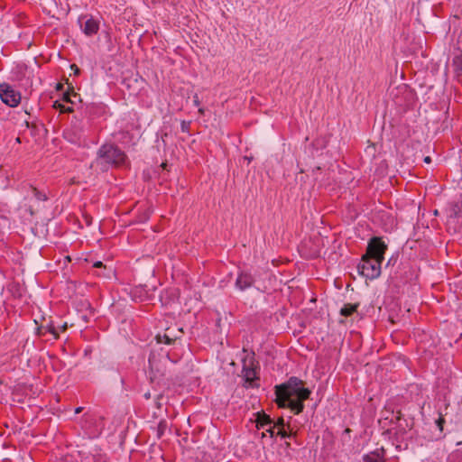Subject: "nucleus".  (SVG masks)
I'll return each mask as SVG.
<instances>
[{"instance_id":"f257e3e1","label":"nucleus","mask_w":462,"mask_h":462,"mask_svg":"<svg viewBox=\"0 0 462 462\" xmlns=\"http://www.w3.org/2000/svg\"><path fill=\"white\" fill-rule=\"evenodd\" d=\"M311 391L304 387V382L295 376L275 387V402L279 408H289L294 414L304 410V402L310 398Z\"/></svg>"},{"instance_id":"f03ea898","label":"nucleus","mask_w":462,"mask_h":462,"mask_svg":"<svg viewBox=\"0 0 462 462\" xmlns=\"http://www.w3.org/2000/svg\"><path fill=\"white\" fill-rule=\"evenodd\" d=\"M149 379L152 383L165 384L169 381L171 373L170 366L173 365V361L170 358L168 353H151L149 356Z\"/></svg>"},{"instance_id":"7ed1b4c3","label":"nucleus","mask_w":462,"mask_h":462,"mask_svg":"<svg viewBox=\"0 0 462 462\" xmlns=\"http://www.w3.org/2000/svg\"><path fill=\"white\" fill-rule=\"evenodd\" d=\"M126 155L114 143H105L97 151V164L106 171L110 166L118 167L125 162Z\"/></svg>"},{"instance_id":"20e7f679","label":"nucleus","mask_w":462,"mask_h":462,"mask_svg":"<svg viewBox=\"0 0 462 462\" xmlns=\"http://www.w3.org/2000/svg\"><path fill=\"white\" fill-rule=\"evenodd\" d=\"M382 263L364 254L357 265L358 273L369 280L376 279L381 274Z\"/></svg>"},{"instance_id":"39448f33","label":"nucleus","mask_w":462,"mask_h":462,"mask_svg":"<svg viewBox=\"0 0 462 462\" xmlns=\"http://www.w3.org/2000/svg\"><path fill=\"white\" fill-rule=\"evenodd\" d=\"M387 250V245L382 240L381 237L374 236L370 239L366 253L365 255L371 257L373 259L383 262L384 259V254Z\"/></svg>"},{"instance_id":"423d86ee","label":"nucleus","mask_w":462,"mask_h":462,"mask_svg":"<svg viewBox=\"0 0 462 462\" xmlns=\"http://www.w3.org/2000/svg\"><path fill=\"white\" fill-rule=\"evenodd\" d=\"M21 97L20 92L14 90L9 84H0V98L7 106H17L21 102Z\"/></svg>"},{"instance_id":"0eeeda50","label":"nucleus","mask_w":462,"mask_h":462,"mask_svg":"<svg viewBox=\"0 0 462 462\" xmlns=\"http://www.w3.org/2000/svg\"><path fill=\"white\" fill-rule=\"evenodd\" d=\"M78 23L83 33L88 37L97 34L99 31L100 22L92 15H81L79 17Z\"/></svg>"},{"instance_id":"6e6552de","label":"nucleus","mask_w":462,"mask_h":462,"mask_svg":"<svg viewBox=\"0 0 462 462\" xmlns=\"http://www.w3.org/2000/svg\"><path fill=\"white\" fill-rule=\"evenodd\" d=\"M255 422L257 429L265 430V432L262 433L263 438L265 437L266 433H269L271 438L275 436V425H273V420L270 415L263 411L257 412Z\"/></svg>"},{"instance_id":"1a4fd4ad","label":"nucleus","mask_w":462,"mask_h":462,"mask_svg":"<svg viewBox=\"0 0 462 462\" xmlns=\"http://www.w3.org/2000/svg\"><path fill=\"white\" fill-rule=\"evenodd\" d=\"M254 354L252 356H247L243 359V370L242 374L245 379V382L248 383L250 386H254V381L258 379L256 376V370L254 367Z\"/></svg>"},{"instance_id":"9d476101","label":"nucleus","mask_w":462,"mask_h":462,"mask_svg":"<svg viewBox=\"0 0 462 462\" xmlns=\"http://www.w3.org/2000/svg\"><path fill=\"white\" fill-rule=\"evenodd\" d=\"M254 282L255 279L254 275L248 271L242 270L237 274L235 286L237 290L244 291L253 287Z\"/></svg>"},{"instance_id":"9b49d317","label":"nucleus","mask_w":462,"mask_h":462,"mask_svg":"<svg viewBox=\"0 0 462 462\" xmlns=\"http://www.w3.org/2000/svg\"><path fill=\"white\" fill-rule=\"evenodd\" d=\"M365 462H383L384 461V449L377 448L364 457Z\"/></svg>"},{"instance_id":"f8f14e48","label":"nucleus","mask_w":462,"mask_h":462,"mask_svg":"<svg viewBox=\"0 0 462 462\" xmlns=\"http://www.w3.org/2000/svg\"><path fill=\"white\" fill-rule=\"evenodd\" d=\"M27 67L23 64H18L12 71L13 79L17 81H23L26 78Z\"/></svg>"},{"instance_id":"ddd939ff","label":"nucleus","mask_w":462,"mask_h":462,"mask_svg":"<svg viewBox=\"0 0 462 462\" xmlns=\"http://www.w3.org/2000/svg\"><path fill=\"white\" fill-rule=\"evenodd\" d=\"M453 66L456 78L462 84V53L453 59Z\"/></svg>"},{"instance_id":"4468645a","label":"nucleus","mask_w":462,"mask_h":462,"mask_svg":"<svg viewBox=\"0 0 462 462\" xmlns=\"http://www.w3.org/2000/svg\"><path fill=\"white\" fill-rule=\"evenodd\" d=\"M359 307V303H355V304H351V303H346L345 304L341 310H340V314L342 316H345V317H349L351 316L354 312L356 311L357 308Z\"/></svg>"},{"instance_id":"2eb2a0df","label":"nucleus","mask_w":462,"mask_h":462,"mask_svg":"<svg viewBox=\"0 0 462 462\" xmlns=\"http://www.w3.org/2000/svg\"><path fill=\"white\" fill-rule=\"evenodd\" d=\"M29 189L32 193V196L38 201H47L48 196L42 190H39L37 188L32 185H29Z\"/></svg>"},{"instance_id":"dca6fc26","label":"nucleus","mask_w":462,"mask_h":462,"mask_svg":"<svg viewBox=\"0 0 462 462\" xmlns=\"http://www.w3.org/2000/svg\"><path fill=\"white\" fill-rule=\"evenodd\" d=\"M167 429H168L167 421L165 420H160V422L158 423V425L155 429L157 438L158 439L162 438V436L164 435Z\"/></svg>"},{"instance_id":"f3484780","label":"nucleus","mask_w":462,"mask_h":462,"mask_svg":"<svg viewBox=\"0 0 462 462\" xmlns=\"http://www.w3.org/2000/svg\"><path fill=\"white\" fill-rule=\"evenodd\" d=\"M53 107L56 109H59L60 113H72L73 107L69 106H66L63 103H60V101H55Z\"/></svg>"},{"instance_id":"a211bd4d","label":"nucleus","mask_w":462,"mask_h":462,"mask_svg":"<svg viewBox=\"0 0 462 462\" xmlns=\"http://www.w3.org/2000/svg\"><path fill=\"white\" fill-rule=\"evenodd\" d=\"M43 328H44L45 331H47L48 333H51L53 336V339L57 340L59 338V337H60L59 333H58L57 329L55 328L52 322H50L46 326H43Z\"/></svg>"},{"instance_id":"6ab92c4d","label":"nucleus","mask_w":462,"mask_h":462,"mask_svg":"<svg viewBox=\"0 0 462 462\" xmlns=\"http://www.w3.org/2000/svg\"><path fill=\"white\" fill-rule=\"evenodd\" d=\"M156 338L159 343H165L167 345L171 344L175 340L174 338L171 337L167 333H164L162 336L159 334L156 336Z\"/></svg>"},{"instance_id":"aec40b11","label":"nucleus","mask_w":462,"mask_h":462,"mask_svg":"<svg viewBox=\"0 0 462 462\" xmlns=\"http://www.w3.org/2000/svg\"><path fill=\"white\" fill-rule=\"evenodd\" d=\"M275 435L280 436L282 439H287L291 438L293 434L291 432H288L284 427L279 428L277 432H275Z\"/></svg>"},{"instance_id":"412c9836","label":"nucleus","mask_w":462,"mask_h":462,"mask_svg":"<svg viewBox=\"0 0 462 462\" xmlns=\"http://www.w3.org/2000/svg\"><path fill=\"white\" fill-rule=\"evenodd\" d=\"M190 125H191L190 121L182 120L181 123H180V130H181V132L189 133Z\"/></svg>"},{"instance_id":"4be33fe9","label":"nucleus","mask_w":462,"mask_h":462,"mask_svg":"<svg viewBox=\"0 0 462 462\" xmlns=\"http://www.w3.org/2000/svg\"><path fill=\"white\" fill-rule=\"evenodd\" d=\"M71 96H73L74 97H78V95H77L76 93H74V92H73L72 94H70V93H65V94L63 95V101H65V102H69V103L73 104V103H74V101L71 99Z\"/></svg>"},{"instance_id":"5701e85b","label":"nucleus","mask_w":462,"mask_h":462,"mask_svg":"<svg viewBox=\"0 0 462 462\" xmlns=\"http://www.w3.org/2000/svg\"><path fill=\"white\" fill-rule=\"evenodd\" d=\"M273 425H275V429L279 428H284L285 422L282 417L279 418L276 422H273Z\"/></svg>"},{"instance_id":"b1692460","label":"nucleus","mask_w":462,"mask_h":462,"mask_svg":"<svg viewBox=\"0 0 462 462\" xmlns=\"http://www.w3.org/2000/svg\"><path fill=\"white\" fill-rule=\"evenodd\" d=\"M86 423H93L96 421V418L93 415L90 414H85L83 416Z\"/></svg>"},{"instance_id":"393cba45","label":"nucleus","mask_w":462,"mask_h":462,"mask_svg":"<svg viewBox=\"0 0 462 462\" xmlns=\"http://www.w3.org/2000/svg\"><path fill=\"white\" fill-rule=\"evenodd\" d=\"M46 333L48 332L44 330L43 326H41L40 328H37V334L39 336H44Z\"/></svg>"},{"instance_id":"a878e982","label":"nucleus","mask_w":462,"mask_h":462,"mask_svg":"<svg viewBox=\"0 0 462 462\" xmlns=\"http://www.w3.org/2000/svg\"><path fill=\"white\" fill-rule=\"evenodd\" d=\"M71 69L74 70V73H75L76 75L79 74L80 70H79V67H78L77 65L72 64V65H71Z\"/></svg>"},{"instance_id":"bb28decb","label":"nucleus","mask_w":462,"mask_h":462,"mask_svg":"<svg viewBox=\"0 0 462 462\" xmlns=\"http://www.w3.org/2000/svg\"><path fill=\"white\" fill-rule=\"evenodd\" d=\"M193 101H194V105H195L196 106H199L200 102H199V99L198 95H195V96H194V100H193Z\"/></svg>"},{"instance_id":"cd10ccee","label":"nucleus","mask_w":462,"mask_h":462,"mask_svg":"<svg viewBox=\"0 0 462 462\" xmlns=\"http://www.w3.org/2000/svg\"><path fill=\"white\" fill-rule=\"evenodd\" d=\"M93 267L101 268V267H103V263H102V262L97 261V262L94 263Z\"/></svg>"},{"instance_id":"c85d7f7f","label":"nucleus","mask_w":462,"mask_h":462,"mask_svg":"<svg viewBox=\"0 0 462 462\" xmlns=\"http://www.w3.org/2000/svg\"><path fill=\"white\" fill-rule=\"evenodd\" d=\"M444 421V420L442 418H439L438 420V425L439 426L440 430H442V422Z\"/></svg>"},{"instance_id":"c756f323","label":"nucleus","mask_w":462,"mask_h":462,"mask_svg":"<svg viewBox=\"0 0 462 462\" xmlns=\"http://www.w3.org/2000/svg\"><path fill=\"white\" fill-rule=\"evenodd\" d=\"M28 211H29L31 216H34L35 215V211H34V209L32 207H29Z\"/></svg>"},{"instance_id":"7c9ffc66","label":"nucleus","mask_w":462,"mask_h":462,"mask_svg":"<svg viewBox=\"0 0 462 462\" xmlns=\"http://www.w3.org/2000/svg\"><path fill=\"white\" fill-rule=\"evenodd\" d=\"M143 397L146 399V400H149L151 398V393L150 392H147L143 394Z\"/></svg>"},{"instance_id":"2f4dec72","label":"nucleus","mask_w":462,"mask_h":462,"mask_svg":"<svg viewBox=\"0 0 462 462\" xmlns=\"http://www.w3.org/2000/svg\"><path fill=\"white\" fill-rule=\"evenodd\" d=\"M82 410H83L82 407H78V408H76L75 412L76 413H80L82 411Z\"/></svg>"},{"instance_id":"473e14b6","label":"nucleus","mask_w":462,"mask_h":462,"mask_svg":"<svg viewBox=\"0 0 462 462\" xmlns=\"http://www.w3.org/2000/svg\"><path fill=\"white\" fill-rule=\"evenodd\" d=\"M424 162L427 163H430L431 162V159L430 156L425 157Z\"/></svg>"},{"instance_id":"72a5a7b5","label":"nucleus","mask_w":462,"mask_h":462,"mask_svg":"<svg viewBox=\"0 0 462 462\" xmlns=\"http://www.w3.org/2000/svg\"><path fill=\"white\" fill-rule=\"evenodd\" d=\"M67 329V323H64L61 328H60V330L61 331H65Z\"/></svg>"},{"instance_id":"f704fd0d","label":"nucleus","mask_w":462,"mask_h":462,"mask_svg":"<svg viewBox=\"0 0 462 462\" xmlns=\"http://www.w3.org/2000/svg\"><path fill=\"white\" fill-rule=\"evenodd\" d=\"M199 112L201 115H203V114H204V109H203V108H199Z\"/></svg>"},{"instance_id":"c9c22d12","label":"nucleus","mask_w":462,"mask_h":462,"mask_svg":"<svg viewBox=\"0 0 462 462\" xmlns=\"http://www.w3.org/2000/svg\"><path fill=\"white\" fill-rule=\"evenodd\" d=\"M400 418H401V412H400V411H398V415H397L396 419H397V420H400Z\"/></svg>"}]
</instances>
